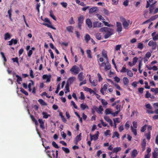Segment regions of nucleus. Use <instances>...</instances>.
<instances>
[{"instance_id": "63", "label": "nucleus", "mask_w": 158, "mask_h": 158, "mask_svg": "<svg viewBox=\"0 0 158 158\" xmlns=\"http://www.w3.org/2000/svg\"><path fill=\"white\" fill-rule=\"evenodd\" d=\"M128 69H126L125 67H123L120 70V72L122 73H125L127 72Z\"/></svg>"}, {"instance_id": "34", "label": "nucleus", "mask_w": 158, "mask_h": 158, "mask_svg": "<svg viewBox=\"0 0 158 158\" xmlns=\"http://www.w3.org/2000/svg\"><path fill=\"white\" fill-rule=\"evenodd\" d=\"M42 114L43 115V118H47L48 117L50 116V115L48 114L45 112H43Z\"/></svg>"}, {"instance_id": "5", "label": "nucleus", "mask_w": 158, "mask_h": 158, "mask_svg": "<svg viewBox=\"0 0 158 158\" xmlns=\"http://www.w3.org/2000/svg\"><path fill=\"white\" fill-rule=\"evenodd\" d=\"M149 7V13L150 14H152L153 12V11L155 8V6L153 4H152L150 5L148 1H147L146 8H148Z\"/></svg>"}, {"instance_id": "28", "label": "nucleus", "mask_w": 158, "mask_h": 158, "mask_svg": "<svg viewBox=\"0 0 158 158\" xmlns=\"http://www.w3.org/2000/svg\"><path fill=\"white\" fill-rule=\"evenodd\" d=\"M38 101L40 104L42 105L45 106L47 105V103L41 99H39L38 100Z\"/></svg>"}, {"instance_id": "26", "label": "nucleus", "mask_w": 158, "mask_h": 158, "mask_svg": "<svg viewBox=\"0 0 158 158\" xmlns=\"http://www.w3.org/2000/svg\"><path fill=\"white\" fill-rule=\"evenodd\" d=\"M102 56L105 58L107 60H108V58L107 56V52L104 50H103L102 52Z\"/></svg>"}, {"instance_id": "36", "label": "nucleus", "mask_w": 158, "mask_h": 158, "mask_svg": "<svg viewBox=\"0 0 158 158\" xmlns=\"http://www.w3.org/2000/svg\"><path fill=\"white\" fill-rule=\"evenodd\" d=\"M115 137H116L118 138H119V135L117 131H115L114 132V134L112 136V138H113Z\"/></svg>"}, {"instance_id": "14", "label": "nucleus", "mask_w": 158, "mask_h": 158, "mask_svg": "<svg viewBox=\"0 0 158 158\" xmlns=\"http://www.w3.org/2000/svg\"><path fill=\"white\" fill-rule=\"evenodd\" d=\"M75 79V77H72L69 78L67 81L66 84H68V85L72 84L74 81Z\"/></svg>"}, {"instance_id": "6", "label": "nucleus", "mask_w": 158, "mask_h": 158, "mask_svg": "<svg viewBox=\"0 0 158 158\" xmlns=\"http://www.w3.org/2000/svg\"><path fill=\"white\" fill-rule=\"evenodd\" d=\"M84 20V16L83 15H81L78 18V28L81 30V25Z\"/></svg>"}, {"instance_id": "62", "label": "nucleus", "mask_w": 158, "mask_h": 158, "mask_svg": "<svg viewBox=\"0 0 158 158\" xmlns=\"http://www.w3.org/2000/svg\"><path fill=\"white\" fill-rule=\"evenodd\" d=\"M61 135L64 139H66V135L64 131H62L61 132Z\"/></svg>"}, {"instance_id": "22", "label": "nucleus", "mask_w": 158, "mask_h": 158, "mask_svg": "<svg viewBox=\"0 0 158 158\" xmlns=\"http://www.w3.org/2000/svg\"><path fill=\"white\" fill-rule=\"evenodd\" d=\"M121 148L120 147H117L114 148L113 150V152L115 153L116 154L119 151H121Z\"/></svg>"}, {"instance_id": "1", "label": "nucleus", "mask_w": 158, "mask_h": 158, "mask_svg": "<svg viewBox=\"0 0 158 158\" xmlns=\"http://www.w3.org/2000/svg\"><path fill=\"white\" fill-rule=\"evenodd\" d=\"M100 31L105 33L104 35L105 39H106L111 36L114 34V29L108 27H104L101 28L100 29Z\"/></svg>"}, {"instance_id": "54", "label": "nucleus", "mask_w": 158, "mask_h": 158, "mask_svg": "<svg viewBox=\"0 0 158 158\" xmlns=\"http://www.w3.org/2000/svg\"><path fill=\"white\" fill-rule=\"evenodd\" d=\"M110 130H106V131H105L104 133V135L105 136H107L108 135H110Z\"/></svg>"}, {"instance_id": "10", "label": "nucleus", "mask_w": 158, "mask_h": 158, "mask_svg": "<svg viewBox=\"0 0 158 158\" xmlns=\"http://www.w3.org/2000/svg\"><path fill=\"white\" fill-rule=\"evenodd\" d=\"M81 133H80L79 135H77L74 140V143L75 144L77 145L79 141H80L81 139Z\"/></svg>"}, {"instance_id": "57", "label": "nucleus", "mask_w": 158, "mask_h": 158, "mask_svg": "<svg viewBox=\"0 0 158 158\" xmlns=\"http://www.w3.org/2000/svg\"><path fill=\"white\" fill-rule=\"evenodd\" d=\"M125 127L127 129H128L130 127V122L129 121H127L125 125Z\"/></svg>"}, {"instance_id": "64", "label": "nucleus", "mask_w": 158, "mask_h": 158, "mask_svg": "<svg viewBox=\"0 0 158 158\" xmlns=\"http://www.w3.org/2000/svg\"><path fill=\"white\" fill-rule=\"evenodd\" d=\"M104 119L107 122H109L111 120L109 118V116H105L104 117Z\"/></svg>"}, {"instance_id": "46", "label": "nucleus", "mask_w": 158, "mask_h": 158, "mask_svg": "<svg viewBox=\"0 0 158 158\" xmlns=\"http://www.w3.org/2000/svg\"><path fill=\"white\" fill-rule=\"evenodd\" d=\"M101 102L102 105L104 106H106L108 104V103L107 101L104 99H101Z\"/></svg>"}, {"instance_id": "39", "label": "nucleus", "mask_w": 158, "mask_h": 158, "mask_svg": "<svg viewBox=\"0 0 158 158\" xmlns=\"http://www.w3.org/2000/svg\"><path fill=\"white\" fill-rule=\"evenodd\" d=\"M62 150L64 151L66 153H69L70 152L69 149L67 148L62 147Z\"/></svg>"}, {"instance_id": "20", "label": "nucleus", "mask_w": 158, "mask_h": 158, "mask_svg": "<svg viewBox=\"0 0 158 158\" xmlns=\"http://www.w3.org/2000/svg\"><path fill=\"white\" fill-rule=\"evenodd\" d=\"M111 68V65L109 63V62L107 60L106 64L105 65V70L106 71H107L109 69H110Z\"/></svg>"}, {"instance_id": "23", "label": "nucleus", "mask_w": 158, "mask_h": 158, "mask_svg": "<svg viewBox=\"0 0 158 158\" xmlns=\"http://www.w3.org/2000/svg\"><path fill=\"white\" fill-rule=\"evenodd\" d=\"M30 118H31V120H32V121L33 122L35 123V124L36 125V126H38V121L35 119V118L34 116L32 115H30Z\"/></svg>"}, {"instance_id": "17", "label": "nucleus", "mask_w": 158, "mask_h": 158, "mask_svg": "<svg viewBox=\"0 0 158 158\" xmlns=\"http://www.w3.org/2000/svg\"><path fill=\"white\" fill-rule=\"evenodd\" d=\"M86 23L89 28H92V23L89 19H86Z\"/></svg>"}, {"instance_id": "44", "label": "nucleus", "mask_w": 158, "mask_h": 158, "mask_svg": "<svg viewBox=\"0 0 158 158\" xmlns=\"http://www.w3.org/2000/svg\"><path fill=\"white\" fill-rule=\"evenodd\" d=\"M103 10L104 13L105 15H110V12L107 9L104 8H103Z\"/></svg>"}, {"instance_id": "21", "label": "nucleus", "mask_w": 158, "mask_h": 158, "mask_svg": "<svg viewBox=\"0 0 158 158\" xmlns=\"http://www.w3.org/2000/svg\"><path fill=\"white\" fill-rule=\"evenodd\" d=\"M138 154V152L136 149H134L132 152L131 157L133 158L135 157Z\"/></svg>"}, {"instance_id": "56", "label": "nucleus", "mask_w": 158, "mask_h": 158, "mask_svg": "<svg viewBox=\"0 0 158 158\" xmlns=\"http://www.w3.org/2000/svg\"><path fill=\"white\" fill-rule=\"evenodd\" d=\"M48 52L50 54V56L51 58L52 59H53L54 58V55L52 50L51 49H50L48 50Z\"/></svg>"}, {"instance_id": "19", "label": "nucleus", "mask_w": 158, "mask_h": 158, "mask_svg": "<svg viewBox=\"0 0 158 158\" xmlns=\"http://www.w3.org/2000/svg\"><path fill=\"white\" fill-rule=\"evenodd\" d=\"M83 73L81 72L78 75V78L80 81H83L85 77V76L83 75Z\"/></svg>"}, {"instance_id": "60", "label": "nucleus", "mask_w": 158, "mask_h": 158, "mask_svg": "<svg viewBox=\"0 0 158 158\" xmlns=\"http://www.w3.org/2000/svg\"><path fill=\"white\" fill-rule=\"evenodd\" d=\"M151 96V94L149 93L148 91H147L146 92V94L145 95V97L146 98H148L150 97Z\"/></svg>"}, {"instance_id": "37", "label": "nucleus", "mask_w": 158, "mask_h": 158, "mask_svg": "<svg viewBox=\"0 0 158 158\" xmlns=\"http://www.w3.org/2000/svg\"><path fill=\"white\" fill-rule=\"evenodd\" d=\"M87 54V56L89 58H91L92 56H91V52L90 50H87L86 51Z\"/></svg>"}, {"instance_id": "40", "label": "nucleus", "mask_w": 158, "mask_h": 158, "mask_svg": "<svg viewBox=\"0 0 158 158\" xmlns=\"http://www.w3.org/2000/svg\"><path fill=\"white\" fill-rule=\"evenodd\" d=\"M11 38V36L9 33H6L5 34V39L7 40L10 39Z\"/></svg>"}, {"instance_id": "11", "label": "nucleus", "mask_w": 158, "mask_h": 158, "mask_svg": "<svg viewBox=\"0 0 158 158\" xmlns=\"http://www.w3.org/2000/svg\"><path fill=\"white\" fill-rule=\"evenodd\" d=\"M116 26L117 27V31L118 32H121L122 31V26L121 23L119 22H116Z\"/></svg>"}, {"instance_id": "42", "label": "nucleus", "mask_w": 158, "mask_h": 158, "mask_svg": "<svg viewBox=\"0 0 158 158\" xmlns=\"http://www.w3.org/2000/svg\"><path fill=\"white\" fill-rule=\"evenodd\" d=\"M50 13V17L52 18L53 19L55 20H56V17L52 13V10H51L49 11Z\"/></svg>"}, {"instance_id": "30", "label": "nucleus", "mask_w": 158, "mask_h": 158, "mask_svg": "<svg viewBox=\"0 0 158 158\" xmlns=\"http://www.w3.org/2000/svg\"><path fill=\"white\" fill-rule=\"evenodd\" d=\"M95 37L97 40H100L102 38L101 34L98 33H96L95 35Z\"/></svg>"}, {"instance_id": "25", "label": "nucleus", "mask_w": 158, "mask_h": 158, "mask_svg": "<svg viewBox=\"0 0 158 158\" xmlns=\"http://www.w3.org/2000/svg\"><path fill=\"white\" fill-rule=\"evenodd\" d=\"M67 30L69 33H73L74 27L72 26H69L66 27Z\"/></svg>"}, {"instance_id": "27", "label": "nucleus", "mask_w": 158, "mask_h": 158, "mask_svg": "<svg viewBox=\"0 0 158 158\" xmlns=\"http://www.w3.org/2000/svg\"><path fill=\"white\" fill-rule=\"evenodd\" d=\"M123 26L125 29H128V26L129 25V23L126 20L123 23Z\"/></svg>"}, {"instance_id": "50", "label": "nucleus", "mask_w": 158, "mask_h": 158, "mask_svg": "<svg viewBox=\"0 0 158 158\" xmlns=\"http://www.w3.org/2000/svg\"><path fill=\"white\" fill-rule=\"evenodd\" d=\"M12 60L13 61V62H16L17 63L18 65H19V63L18 61V59L17 57H16L15 58H12Z\"/></svg>"}, {"instance_id": "2", "label": "nucleus", "mask_w": 158, "mask_h": 158, "mask_svg": "<svg viewBox=\"0 0 158 158\" xmlns=\"http://www.w3.org/2000/svg\"><path fill=\"white\" fill-rule=\"evenodd\" d=\"M70 70L73 74L76 75L79 73L80 69L78 67L75 65L71 68Z\"/></svg>"}, {"instance_id": "38", "label": "nucleus", "mask_w": 158, "mask_h": 158, "mask_svg": "<svg viewBox=\"0 0 158 158\" xmlns=\"http://www.w3.org/2000/svg\"><path fill=\"white\" fill-rule=\"evenodd\" d=\"M151 131H149L148 133H146L145 134L146 138L148 140H149L151 138Z\"/></svg>"}, {"instance_id": "52", "label": "nucleus", "mask_w": 158, "mask_h": 158, "mask_svg": "<svg viewBox=\"0 0 158 158\" xmlns=\"http://www.w3.org/2000/svg\"><path fill=\"white\" fill-rule=\"evenodd\" d=\"M105 112L106 114H112V111L110 110L108 108L106 109Z\"/></svg>"}, {"instance_id": "13", "label": "nucleus", "mask_w": 158, "mask_h": 158, "mask_svg": "<svg viewBox=\"0 0 158 158\" xmlns=\"http://www.w3.org/2000/svg\"><path fill=\"white\" fill-rule=\"evenodd\" d=\"M148 45L149 46H152L153 49H155L157 46V44L156 42H154L153 41L151 40L149 42Z\"/></svg>"}, {"instance_id": "9", "label": "nucleus", "mask_w": 158, "mask_h": 158, "mask_svg": "<svg viewBox=\"0 0 158 158\" xmlns=\"http://www.w3.org/2000/svg\"><path fill=\"white\" fill-rule=\"evenodd\" d=\"M51 76L49 74L47 75V74H44L42 76V78L43 80L46 79L47 82H49L51 81Z\"/></svg>"}, {"instance_id": "45", "label": "nucleus", "mask_w": 158, "mask_h": 158, "mask_svg": "<svg viewBox=\"0 0 158 158\" xmlns=\"http://www.w3.org/2000/svg\"><path fill=\"white\" fill-rule=\"evenodd\" d=\"M96 15L100 20H102L103 21L104 20H105V19H104V18L103 17H102V16L101 15L99 14H97Z\"/></svg>"}, {"instance_id": "12", "label": "nucleus", "mask_w": 158, "mask_h": 158, "mask_svg": "<svg viewBox=\"0 0 158 158\" xmlns=\"http://www.w3.org/2000/svg\"><path fill=\"white\" fill-rule=\"evenodd\" d=\"M153 158H158V148H155L152 152Z\"/></svg>"}, {"instance_id": "61", "label": "nucleus", "mask_w": 158, "mask_h": 158, "mask_svg": "<svg viewBox=\"0 0 158 158\" xmlns=\"http://www.w3.org/2000/svg\"><path fill=\"white\" fill-rule=\"evenodd\" d=\"M151 56V52H147L145 55V57L147 58H149Z\"/></svg>"}, {"instance_id": "15", "label": "nucleus", "mask_w": 158, "mask_h": 158, "mask_svg": "<svg viewBox=\"0 0 158 158\" xmlns=\"http://www.w3.org/2000/svg\"><path fill=\"white\" fill-rule=\"evenodd\" d=\"M14 75H15L16 77L17 78V82L19 84H21L20 82L22 81V77L16 74L15 73H13V75L14 76Z\"/></svg>"}, {"instance_id": "47", "label": "nucleus", "mask_w": 158, "mask_h": 158, "mask_svg": "<svg viewBox=\"0 0 158 158\" xmlns=\"http://www.w3.org/2000/svg\"><path fill=\"white\" fill-rule=\"evenodd\" d=\"M158 18V15H155L154 16H152L149 19L150 21H152L155 20L156 19Z\"/></svg>"}, {"instance_id": "29", "label": "nucleus", "mask_w": 158, "mask_h": 158, "mask_svg": "<svg viewBox=\"0 0 158 158\" xmlns=\"http://www.w3.org/2000/svg\"><path fill=\"white\" fill-rule=\"evenodd\" d=\"M80 107L81 109L84 110L86 108L89 109V108L88 106L86 104H81Z\"/></svg>"}, {"instance_id": "32", "label": "nucleus", "mask_w": 158, "mask_h": 158, "mask_svg": "<svg viewBox=\"0 0 158 158\" xmlns=\"http://www.w3.org/2000/svg\"><path fill=\"white\" fill-rule=\"evenodd\" d=\"M97 9V7H93L90 8L89 10V13L90 14L93 13L96 11Z\"/></svg>"}, {"instance_id": "41", "label": "nucleus", "mask_w": 158, "mask_h": 158, "mask_svg": "<svg viewBox=\"0 0 158 158\" xmlns=\"http://www.w3.org/2000/svg\"><path fill=\"white\" fill-rule=\"evenodd\" d=\"M66 90L65 91V93H67L69 92V85L68 84H66L65 86Z\"/></svg>"}, {"instance_id": "53", "label": "nucleus", "mask_w": 158, "mask_h": 158, "mask_svg": "<svg viewBox=\"0 0 158 158\" xmlns=\"http://www.w3.org/2000/svg\"><path fill=\"white\" fill-rule=\"evenodd\" d=\"M0 54L2 56V57L3 59L4 62H6L7 61V59H6V58L5 57V56L4 55V53L3 52H1Z\"/></svg>"}, {"instance_id": "43", "label": "nucleus", "mask_w": 158, "mask_h": 158, "mask_svg": "<svg viewBox=\"0 0 158 158\" xmlns=\"http://www.w3.org/2000/svg\"><path fill=\"white\" fill-rule=\"evenodd\" d=\"M137 47L139 49L141 50L143 48V44L141 43H139L138 44Z\"/></svg>"}, {"instance_id": "48", "label": "nucleus", "mask_w": 158, "mask_h": 158, "mask_svg": "<svg viewBox=\"0 0 158 158\" xmlns=\"http://www.w3.org/2000/svg\"><path fill=\"white\" fill-rule=\"evenodd\" d=\"M20 91L22 92V93L24 94L26 96H27L28 95V93L24 89H23V88H20Z\"/></svg>"}, {"instance_id": "31", "label": "nucleus", "mask_w": 158, "mask_h": 158, "mask_svg": "<svg viewBox=\"0 0 158 158\" xmlns=\"http://www.w3.org/2000/svg\"><path fill=\"white\" fill-rule=\"evenodd\" d=\"M90 39V35L88 34H86L85 36V40L86 42L88 43Z\"/></svg>"}, {"instance_id": "55", "label": "nucleus", "mask_w": 158, "mask_h": 158, "mask_svg": "<svg viewBox=\"0 0 158 158\" xmlns=\"http://www.w3.org/2000/svg\"><path fill=\"white\" fill-rule=\"evenodd\" d=\"M80 95L81 96L80 98V99L81 100H84L85 99V97L83 93L82 92H81Z\"/></svg>"}, {"instance_id": "59", "label": "nucleus", "mask_w": 158, "mask_h": 158, "mask_svg": "<svg viewBox=\"0 0 158 158\" xmlns=\"http://www.w3.org/2000/svg\"><path fill=\"white\" fill-rule=\"evenodd\" d=\"M92 85L94 86H95L97 85V81L96 79L94 80L92 83Z\"/></svg>"}, {"instance_id": "49", "label": "nucleus", "mask_w": 158, "mask_h": 158, "mask_svg": "<svg viewBox=\"0 0 158 158\" xmlns=\"http://www.w3.org/2000/svg\"><path fill=\"white\" fill-rule=\"evenodd\" d=\"M98 113L99 114H102V111H103V109L102 108V106L100 105L99 106L98 109Z\"/></svg>"}, {"instance_id": "35", "label": "nucleus", "mask_w": 158, "mask_h": 158, "mask_svg": "<svg viewBox=\"0 0 158 158\" xmlns=\"http://www.w3.org/2000/svg\"><path fill=\"white\" fill-rule=\"evenodd\" d=\"M127 72V76H129L130 77H133V73L131 70L128 69Z\"/></svg>"}, {"instance_id": "3", "label": "nucleus", "mask_w": 158, "mask_h": 158, "mask_svg": "<svg viewBox=\"0 0 158 158\" xmlns=\"http://www.w3.org/2000/svg\"><path fill=\"white\" fill-rule=\"evenodd\" d=\"M45 22L48 23H43V25L47 26L48 27L52 29L56 30V28L55 27H53L51 23L49 20L48 19V18H45L44 19V20Z\"/></svg>"}, {"instance_id": "16", "label": "nucleus", "mask_w": 158, "mask_h": 158, "mask_svg": "<svg viewBox=\"0 0 158 158\" xmlns=\"http://www.w3.org/2000/svg\"><path fill=\"white\" fill-rule=\"evenodd\" d=\"M146 145V141L145 139H143L141 143L142 148V151H143L145 150V147Z\"/></svg>"}, {"instance_id": "7", "label": "nucleus", "mask_w": 158, "mask_h": 158, "mask_svg": "<svg viewBox=\"0 0 158 158\" xmlns=\"http://www.w3.org/2000/svg\"><path fill=\"white\" fill-rule=\"evenodd\" d=\"M99 134V132L97 131L94 135H92L91 134H90V140L92 141L93 140H96L98 139V138Z\"/></svg>"}, {"instance_id": "18", "label": "nucleus", "mask_w": 158, "mask_h": 158, "mask_svg": "<svg viewBox=\"0 0 158 158\" xmlns=\"http://www.w3.org/2000/svg\"><path fill=\"white\" fill-rule=\"evenodd\" d=\"M123 80L124 85L127 86H128L129 82L128 78L126 77H125L123 78Z\"/></svg>"}, {"instance_id": "58", "label": "nucleus", "mask_w": 158, "mask_h": 158, "mask_svg": "<svg viewBox=\"0 0 158 158\" xmlns=\"http://www.w3.org/2000/svg\"><path fill=\"white\" fill-rule=\"evenodd\" d=\"M52 155L53 156V158H58V151L56 150V156L55 154V153H52Z\"/></svg>"}, {"instance_id": "51", "label": "nucleus", "mask_w": 158, "mask_h": 158, "mask_svg": "<svg viewBox=\"0 0 158 158\" xmlns=\"http://www.w3.org/2000/svg\"><path fill=\"white\" fill-rule=\"evenodd\" d=\"M148 126V125L145 124L141 128V132H144L146 130V128L147 126Z\"/></svg>"}, {"instance_id": "24", "label": "nucleus", "mask_w": 158, "mask_h": 158, "mask_svg": "<svg viewBox=\"0 0 158 158\" xmlns=\"http://www.w3.org/2000/svg\"><path fill=\"white\" fill-rule=\"evenodd\" d=\"M30 118H31V120H32V121L33 122L35 123V124L36 125V126H38V121L35 119V118L34 116L32 115H30Z\"/></svg>"}, {"instance_id": "33", "label": "nucleus", "mask_w": 158, "mask_h": 158, "mask_svg": "<svg viewBox=\"0 0 158 158\" xmlns=\"http://www.w3.org/2000/svg\"><path fill=\"white\" fill-rule=\"evenodd\" d=\"M131 127L132 132L135 136H136L137 135V130L136 129L134 128L132 126H131Z\"/></svg>"}, {"instance_id": "4", "label": "nucleus", "mask_w": 158, "mask_h": 158, "mask_svg": "<svg viewBox=\"0 0 158 158\" xmlns=\"http://www.w3.org/2000/svg\"><path fill=\"white\" fill-rule=\"evenodd\" d=\"M45 22L48 23H43V25L47 26L48 27L52 29L56 30V28L55 27H53L51 23L49 20L48 19V18H45L44 19V20Z\"/></svg>"}, {"instance_id": "8", "label": "nucleus", "mask_w": 158, "mask_h": 158, "mask_svg": "<svg viewBox=\"0 0 158 158\" xmlns=\"http://www.w3.org/2000/svg\"><path fill=\"white\" fill-rule=\"evenodd\" d=\"M108 84L106 83L104 85L103 87H102L100 90V92L102 95H104L105 93L104 91H106L108 87Z\"/></svg>"}]
</instances>
